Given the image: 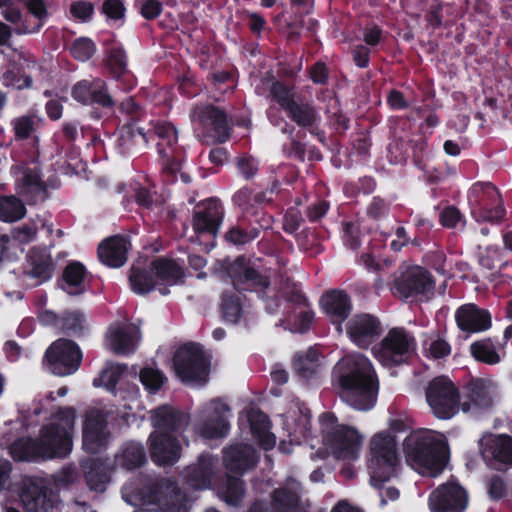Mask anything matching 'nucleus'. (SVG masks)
<instances>
[{"mask_svg":"<svg viewBox=\"0 0 512 512\" xmlns=\"http://www.w3.org/2000/svg\"><path fill=\"white\" fill-rule=\"evenodd\" d=\"M332 384L342 401L359 411L371 410L377 402L379 380L371 361L361 355H347L333 368Z\"/></svg>","mask_w":512,"mask_h":512,"instance_id":"nucleus-1","label":"nucleus"},{"mask_svg":"<svg viewBox=\"0 0 512 512\" xmlns=\"http://www.w3.org/2000/svg\"><path fill=\"white\" fill-rule=\"evenodd\" d=\"M403 450L407 462L430 477L441 474L448 461L446 443L421 432L410 433L404 439Z\"/></svg>","mask_w":512,"mask_h":512,"instance_id":"nucleus-2","label":"nucleus"},{"mask_svg":"<svg viewBox=\"0 0 512 512\" xmlns=\"http://www.w3.org/2000/svg\"><path fill=\"white\" fill-rule=\"evenodd\" d=\"M399 464L397 440L389 432L375 434L370 441V470L371 485L381 490L386 482L396 476Z\"/></svg>","mask_w":512,"mask_h":512,"instance_id":"nucleus-3","label":"nucleus"},{"mask_svg":"<svg viewBox=\"0 0 512 512\" xmlns=\"http://www.w3.org/2000/svg\"><path fill=\"white\" fill-rule=\"evenodd\" d=\"M75 424V409L60 408L53 414V421L40 430L39 440L46 459L65 458L72 450V434Z\"/></svg>","mask_w":512,"mask_h":512,"instance_id":"nucleus-4","label":"nucleus"},{"mask_svg":"<svg viewBox=\"0 0 512 512\" xmlns=\"http://www.w3.org/2000/svg\"><path fill=\"white\" fill-rule=\"evenodd\" d=\"M212 356L196 342L180 345L172 358L175 375L183 383L205 384L209 379Z\"/></svg>","mask_w":512,"mask_h":512,"instance_id":"nucleus-5","label":"nucleus"},{"mask_svg":"<svg viewBox=\"0 0 512 512\" xmlns=\"http://www.w3.org/2000/svg\"><path fill=\"white\" fill-rule=\"evenodd\" d=\"M152 133L158 139L156 148L162 166V181L173 184L184 160V150L178 145L177 129L171 122L157 121Z\"/></svg>","mask_w":512,"mask_h":512,"instance_id":"nucleus-6","label":"nucleus"},{"mask_svg":"<svg viewBox=\"0 0 512 512\" xmlns=\"http://www.w3.org/2000/svg\"><path fill=\"white\" fill-rule=\"evenodd\" d=\"M325 444L337 459L354 460L358 456L362 443L359 432L351 426L337 424L332 412H324L319 417Z\"/></svg>","mask_w":512,"mask_h":512,"instance_id":"nucleus-7","label":"nucleus"},{"mask_svg":"<svg viewBox=\"0 0 512 512\" xmlns=\"http://www.w3.org/2000/svg\"><path fill=\"white\" fill-rule=\"evenodd\" d=\"M471 215L477 222L500 224L505 220L506 209L498 188L491 182H475L468 190Z\"/></svg>","mask_w":512,"mask_h":512,"instance_id":"nucleus-8","label":"nucleus"},{"mask_svg":"<svg viewBox=\"0 0 512 512\" xmlns=\"http://www.w3.org/2000/svg\"><path fill=\"white\" fill-rule=\"evenodd\" d=\"M416 340L402 327H395L372 348L374 357L387 368L408 363L416 353Z\"/></svg>","mask_w":512,"mask_h":512,"instance_id":"nucleus-9","label":"nucleus"},{"mask_svg":"<svg viewBox=\"0 0 512 512\" xmlns=\"http://www.w3.org/2000/svg\"><path fill=\"white\" fill-rule=\"evenodd\" d=\"M425 394L432 414L438 419L449 420L461 410L459 388L447 376L433 378L428 383Z\"/></svg>","mask_w":512,"mask_h":512,"instance_id":"nucleus-10","label":"nucleus"},{"mask_svg":"<svg viewBox=\"0 0 512 512\" xmlns=\"http://www.w3.org/2000/svg\"><path fill=\"white\" fill-rule=\"evenodd\" d=\"M223 268L239 293L256 292L258 297H263L271 284L269 276L256 269L244 255L237 256L233 261H225Z\"/></svg>","mask_w":512,"mask_h":512,"instance_id":"nucleus-11","label":"nucleus"},{"mask_svg":"<svg viewBox=\"0 0 512 512\" xmlns=\"http://www.w3.org/2000/svg\"><path fill=\"white\" fill-rule=\"evenodd\" d=\"M82 359V350L75 341L59 338L46 349L43 362L53 375L66 377L79 370Z\"/></svg>","mask_w":512,"mask_h":512,"instance_id":"nucleus-12","label":"nucleus"},{"mask_svg":"<svg viewBox=\"0 0 512 512\" xmlns=\"http://www.w3.org/2000/svg\"><path fill=\"white\" fill-rule=\"evenodd\" d=\"M140 495L144 504L156 505L163 512H186V494L173 479L162 478L147 485Z\"/></svg>","mask_w":512,"mask_h":512,"instance_id":"nucleus-13","label":"nucleus"},{"mask_svg":"<svg viewBox=\"0 0 512 512\" xmlns=\"http://www.w3.org/2000/svg\"><path fill=\"white\" fill-rule=\"evenodd\" d=\"M435 289L433 275L422 266H410L394 280L393 290L401 299H429Z\"/></svg>","mask_w":512,"mask_h":512,"instance_id":"nucleus-14","label":"nucleus"},{"mask_svg":"<svg viewBox=\"0 0 512 512\" xmlns=\"http://www.w3.org/2000/svg\"><path fill=\"white\" fill-rule=\"evenodd\" d=\"M274 219L264 210H255L251 216L242 215L237 222L229 227L224 240L233 246H245L256 240L261 231L272 228Z\"/></svg>","mask_w":512,"mask_h":512,"instance_id":"nucleus-15","label":"nucleus"},{"mask_svg":"<svg viewBox=\"0 0 512 512\" xmlns=\"http://www.w3.org/2000/svg\"><path fill=\"white\" fill-rule=\"evenodd\" d=\"M19 499L27 512H50L58 500V494L45 479L35 476L23 478Z\"/></svg>","mask_w":512,"mask_h":512,"instance_id":"nucleus-16","label":"nucleus"},{"mask_svg":"<svg viewBox=\"0 0 512 512\" xmlns=\"http://www.w3.org/2000/svg\"><path fill=\"white\" fill-rule=\"evenodd\" d=\"M194 121L198 122L213 143L222 144L231 137L232 126L227 112L214 104L196 105L191 113Z\"/></svg>","mask_w":512,"mask_h":512,"instance_id":"nucleus-17","label":"nucleus"},{"mask_svg":"<svg viewBox=\"0 0 512 512\" xmlns=\"http://www.w3.org/2000/svg\"><path fill=\"white\" fill-rule=\"evenodd\" d=\"M480 452L486 464L498 471L512 467V436L489 434L479 442Z\"/></svg>","mask_w":512,"mask_h":512,"instance_id":"nucleus-18","label":"nucleus"},{"mask_svg":"<svg viewBox=\"0 0 512 512\" xmlns=\"http://www.w3.org/2000/svg\"><path fill=\"white\" fill-rule=\"evenodd\" d=\"M428 505L431 512H464L468 493L459 483L447 481L430 493Z\"/></svg>","mask_w":512,"mask_h":512,"instance_id":"nucleus-19","label":"nucleus"},{"mask_svg":"<svg viewBox=\"0 0 512 512\" xmlns=\"http://www.w3.org/2000/svg\"><path fill=\"white\" fill-rule=\"evenodd\" d=\"M491 382L484 378H471L463 387L461 411L479 415L489 411L494 404Z\"/></svg>","mask_w":512,"mask_h":512,"instance_id":"nucleus-20","label":"nucleus"},{"mask_svg":"<svg viewBox=\"0 0 512 512\" xmlns=\"http://www.w3.org/2000/svg\"><path fill=\"white\" fill-rule=\"evenodd\" d=\"M382 332L383 327L379 318L369 313L355 314L346 323L349 339L361 349H368Z\"/></svg>","mask_w":512,"mask_h":512,"instance_id":"nucleus-21","label":"nucleus"},{"mask_svg":"<svg viewBox=\"0 0 512 512\" xmlns=\"http://www.w3.org/2000/svg\"><path fill=\"white\" fill-rule=\"evenodd\" d=\"M224 218V207L220 200L209 198L193 210L192 228L195 234L216 236Z\"/></svg>","mask_w":512,"mask_h":512,"instance_id":"nucleus-22","label":"nucleus"},{"mask_svg":"<svg viewBox=\"0 0 512 512\" xmlns=\"http://www.w3.org/2000/svg\"><path fill=\"white\" fill-rule=\"evenodd\" d=\"M454 317L458 329L465 334V339L490 330L493 324L491 312L475 303L459 306Z\"/></svg>","mask_w":512,"mask_h":512,"instance_id":"nucleus-23","label":"nucleus"},{"mask_svg":"<svg viewBox=\"0 0 512 512\" xmlns=\"http://www.w3.org/2000/svg\"><path fill=\"white\" fill-rule=\"evenodd\" d=\"M230 407L218 400H212L210 403V411L206 418L195 424V431L202 438L207 440H215L224 438L230 430V423L227 414Z\"/></svg>","mask_w":512,"mask_h":512,"instance_id":"nucleus-24","label":"nucleus"},{"mask_svg":"<svg viewBox=\"0 0 512 512\" xmlns=\"http://www.w3.org/2000/svg\"><path fill=\"white\" fill-rule=\"evenodd\" d=\"M110 433L107 430V420L99 411L87 415L83 424L82 445L90 454H97L105 450L108 445Z\"/></svg>","mask_w":512,"mask_h":512,"instance_id":"nucleus-25","label":"nucleus"},{"mask_svg":"<svg viewBox=\"0 0 512 512\" xmlns=\"http://www.w3.org/2000/svg\"><path fill=\"white\" fill-rule=\"evenodd\" d=\"M320 306L323 313L330 322L342 330V324L349 318L353 310V303L350 295L341 289H330L320 299Z\"/></svg>","mask_w":512,"mask_h":512,"instance_id":"nucleus-26","label":"nucleus"},{"mask_svg":"<svg viewBox=\"0 0 512 512\" xmlns=\"http://www.w3.org/2000/svg\"><path fill=\"white\" fill-rule=\"evenodd\" d=\"M25 261L24 274L28 278L35 279L37 284L46 283L54 276L56 263L46 246L31 247Z\"/></svg>","mask_w":512,"mask_h":512,"instance_id":"nucleus-27","label":"nucleus"},{"mask_svg":"<svg viewBox=\"0 0 512 512\" xmlns=\"http://www.w3.org/2000/svg\"><path fill=\"white\" fill-rule=\"evenodd\" d=\"M223 462L229 472L243 475L257 466L259 455L252 445L237 443L224 448Z\"/></svg>","mask_w":512,"mask_h":512,"instance_id":"nucleus-28","label":"nucleus"},{"mask_svg":"<svg viewBox=\"0 0 512 512\" xmlns=\"http://www.w3.org/2000/svg\"><path fill=\"white\" fill-rule=\"evenodd\" d=\"M152 461L159 466L175 464L181 455L178 438L169 433L153 432L149 436Z\"/></svg>","mask_w":512,"mask_h":512,"instance_id":"nucleus-29","label":"nucleus"},{"mask_svg":"<svg viewBox=\"0 0 512 512\" xmlns=\"http://www.w3.org/2000/svg\"><path fill=\"white\" fill-rule=\"evenodd\" d=\"M151 420L153 426L158 430L157 433L173 434L183 432L189 424L190 417L187 413L164 404L151 412Z\"/></svg>","mask_w":512,"mask_h":512,"instance_id":"nucleus-30","label":"nucleus"},{"mask_svg":"<svg viewBox=\"0 0 512 512\" xmlns=\"http://www.w3.org/2000/svg\"><path fill=\"white\" fill-rule=\"evenodd\" d=\"M131 243L126 236L114 235L105 239L98 246V258L110 268L122 267L128 257Z\"/></svg>","mask_w":512,"mask_h":512,"instance_id":"nucleus-31","label":"nucleus"},{"mask_svg":"<svg viewBox=\"0 0 512 512\" xmlns=\"http://www.w3.org/2000/svg\"><path fill=\"white\" fill-rule=\"evenodd\" d=\"M127 53L121 45L112 46L107 52L106 65L119 87L129 92L136 86L133 74L127 68Z\"/></svg>","mask_w":512,"mask_h":512,"instance_id":"nucleus-32","label":"nucleus"},{"mask_svg":"<svg viewBox=\"0 0 512 512\" xmlns=\"http://www.w3.org/2000/svg\"><path fill=\"white\" fill-rule=\"evenodd\" d=\"M469 352L472 358L482 364H499L506 356V351L500 345L498 337H484L475 340L469 346Z\"/></svg>","mask_w":512,"mask_h":512,"instance_id":"nucleus-33","label":"nucleus"},{"mask_svg":"<svg viewBox=\"0 0 512 512\" xmlns=\"http://www.w3.org/2000/svg\"><path fill=\"white\" fill-rule=\"evenodd\" d=\"M214 475L213 459L208 454L198 457L197 463L188 466L184 471L186 483L193 489L208 488Z\"/></svg>","mask_w":512,"mask_h":512,"instance_id":"nucleus-34","label":"nucleus"},{"mask_svg":"<svg viewBox=\"0 0 512 512\" xmlns=\"http://www.w3.org/2000/svg\"><path fill=\"white\" fill-rule=\"evenodd\" d=\"M28 12L35 18L32 20L25 16L24 23L16 29V35H28L38 33L49 18L47 0H25Z\"/></svg>","mask_w":512,"mask_h":512,"instance_id":"nucleus-35","label":"nucleus"},{"mask_svg":"<svg viewBox=\"0 0 512 512\" xmlns=\"http://www.w3.org/2000/svg\"><path fill=\"white\" fill-rule=\"evenodd\" d=\"M284 112L292 122L301 128L310 127L321 122V116L317 108L312 101L305 98L295 100Z\"/></svg>","mask_w":512,"mask_h":512,"instance_id":"nucleus-36","label":"nucleus"},{"mask_svg":"<svg viewBox=\"0 0 512 512\" xmlns=\"http://www.w3.org/2000/svg\"><path fill=\"white\" fill-rule=\"evenodd\" d=\"M129 283L131 290L139 295L153 291L157 284L151 263L146 265L133 264L129 270Z\"/></svg>","mask_w":512,"mask_h":512,"instance_id":"nucleus-37","label":"nucleus"},{"mask_svg":"<svg viewBox=\"0 0 512 512\" xmlns=\"http://www.w3.org/2000/svg\"><path fill=\"white\" fill-rule=\"evenodd\" d=\"M108 340L111 351L116 355H130L137 348L136 330L131 327L119 326L111 329Z\"/></svg>","mask_w":512,"mask_h":512,"instance_id":"nucleus-38","label":"nucleus"},{"mask_svg":"<svg viewBox=\"0 0 512 512\" xmlns=\"http://www.w3.org/2000/svg\"><path fill=\"white\" fill-rule=\"evenodd\" d=\"M157 284L175 285L184 277L183 267L174 259L157 257L151 261Z\"/></svg>","mask_w":512,"mask_h":512,"instance_id":"nucleus-39","label":"nucleus"},{"mask_svg":"<svg viewBox=\"0 0 512 512\" xmlns=\"http://www.w3.org/2000/svg\"><path fill=\"white\" fill-rule=\"evenodd\" d=\"M88 271L85 265L79 261L69 262L62 271L61 288L70 295H78L84 291V282Z\"/></svg>","mask_w":512,"mask_h":512,"instance_id":"nucleus-40","label":"nucleus"},{"mask_svg":"<svg viewBox=\"0 0 512 512\" xmlns=\"http://www.w3.org/2000/svg\"><path fill=\"white\" fill-rule=\"evenodd\" d=\"M85 481L90 490L103 493L110 481L108 465L101 459H90L83 465Z\"/></svg>","mask_w":512,"mask_h":512,"instance_id":"nucleus-41","label":"nucleus"},{"mask_svg":"<svg viewBox=\"0 0 512 512\" xmlns=\"http://www.w3.org/2000/svg\"><path fill=\"white\" fill-rule=\"evenodd\" d=\"M11 457L15 461H37L46 459L39 438H20L14 441L9 449Z\"/></svg>","mask_w":512,"mask_h":512,"instance_id":"nucleus-42","label":"nucleus"},{"mask_svg":"<svg viewBox=\"0 0 512 512\" xmlns=\"http://www.w3.org/2000/svg\"><path fill=\"white\" fill-rule=\"evenodd\" d=\"M22 184V194L29 204L44 202L48 198L47 187L41 179L39 172L35 169H27L24 172Z\"/></svg>","mask_w":512,"mask_h":512,"instance_id":"nucleus-43","label":"nucleus"},{"mask_svg":"<svg viewBox=\"0 0 512 512\" xmlns=\"http://www.w3.org/2000/svg\"><path fill=\"white\" fill-rule=\"evenodd\" d=\"M242 295L237 291L225 290L221 294L220 311L225 322L236 324L243 313Z\"/></svg>","mask_w":512,"mask_h":512,"instance_id":"nucleus-44","label":"nucleus"},{"mask_svg":"<svg viewBox=\"0 0 512 512\" xmlns=\"http://www.w3.org/2000/svg\"><path fill=\"white\" fill-rule=\"evenodd\" d=\"M146 462V453L144 447L135 442L127 443L123 446L120 454L115 457V464L126 470H134L141 467Z\"/></svg>","mask_w":512,"mask_h":512,"instance_id":"nucleus-45","label":"nucleus"},{"mask_svg":"<svg viewBox=\"0 0 512 512\" xmlns=\"http://www.w3.org/2000/svg\"><path fill=\"white\" fill-rule=\"evenodd\" d=\"M141 137L145 143L148 142L147 134L141 128H136L133 121L125 123L118 130L116 148L121 155L128 154L136 145V138Z\"/></svg>","mask_w":512,"mask_h":512,"instance_id":"nucleus-46","label":"nucleus"},{"mask_svg":"<svg viewBox=\"0 0 512 512\" xmlns=\"http://www.w3.org/2000/svg\"><path fill=\"white\" fill-rule=\"evenodd\" d=\"M37 123L38 117L32 113L14 117L10 121L13 139L16 142H22L31 139L37 131Z\"/></svg>","mask_w":512,"mask_h":512,"instance_id":"nucleus-47","label":"nucleus"},{"mask_svg":"<svg viewBox=\"0 0 512 512\" xmlns=\"http://www.w3.org/2000/svg\"><path fill=\"white\" fill-rule=\"evenodd\" d=\"M319 354L316 349L309 348L303 354H297L293 360V369L296 375L304 380L311 379L319 366Z\"/></svg>","mask_w":512,"mask_h":512,"instance_id":"nucleus-48","label":"nucleus"},{"mask_svg":"<svg viewBox=\"0 0 512 512\" xmlns=\"http://www.w3.org/2000/svg\"><path fill=\"white\" fill-rule=\"evenodd\" d=\"M86 328V318L80 310L62 312L59 329L63 334L79 338L84 335Z\"/></svg>","mask_w":512,"mask_h":512,"instance_id":"nucleus-49","label":"nucleus"},{"mask_svg":"<svg viewBox=\"0 0 512 512\" xmlns=\"http://www.w3.org/2000/svg\"><path fill=\"white\" fill-rule=\"evenodd\" d=\"M277 512H300V495L287 487H279L271 494Z\"/></svg>","mask_w":512,"mask_h":512,"instance_id":"nucleus-50","label":"nucleus"},{"mask_svg":"<svg viewBox=\"0 0 512 512\" xmlns=\"http://www.w3.org/2000/svg\"><path fill=\"white\" fill-rule=\"evenodd\" d=\"M269 96L283 111H286L297 100L295 84L274 80L269 87Z\"/></svg>","mask_w":512,"mask_h":512,"instance_id":"nucleus-51","label":"nucleus"},{"mask_svg":"<svg viewBox=\"0 0 512 512\" xmlns=\"http://www.w3.org/2000/svg\"><path fill=\"white\" fill-rule=\"evenodd\" d=\"M251 431L258 436L265 449L272 448L275 445V436L270 432L271 421L262 411H257L249 417Z\"/></svg>","mask_w":512,"mask_h":512,"instance_id":"nucleus-52","label":"nucleus"},{"mask_svg":"<svg viewBox=\"0 0 512 512\" xmlns=\"http://www.w3.org/2000/svg\"><path fill=\"white\" fill-rule=\"evenodd\" d=\"M26 214L24 203L15 196H0V220L15 222Z\"/></svg>","mask_w":512,"mask_h":512,"instance_id":"nucleus-53","label":"nucleus"},{"mask_svg":"<svg viewBox=\"0 0 512 512\" xmlns=\"http://www.w3.org/2000/svg\"><path fill=\"white\" fill-rule=\"evenodd\" d=\"M127 370L125 364H113L104 368L100 375L93 379L94 387H104L107 391L114 393L119 379Z\"/></svg>","mask_w":512,"mask_h":512,"instance_id":"nucleus-54","label":"nucleus"},{"mask_svg":"<svg viewBox=\"0 0 512 512\" xmlns=\"http://www.w3.org/2000/svg\"><path fill=\"white\" fill-rule=\"evenodd\" d=\"M246 492V484L243 479L236 476H227L222 494L224 500L232 506H238Z\"/></svg>","mask_w":512,"mask_h":512,"instance_id":"nucleus-55","label":"nucleus"},{"mask_svg":"<svg viewBox=\"0 0 512 512\" xmlns=\"http://www.w3.org/2000/svg\"><path fill=\"white\" fill-rule=\"evenodd\" d=\"M96 51L97 46L95 42L86 36L76 38L69 47L71 57L80 62L90 60L95 55Z\"/></svg>","mask_w":512,"mask_h":512,"instance_id":"nucleus-56","label":"nucleus"},{"mask_svg":"<svg viewBox=\"0 0 512 512\" xmlns=\"http://www.w3.org/2000/svg\"><path fill=\"white\" fill-rule=\"evenodd\" d=\"M142 385L150 393H157L167 380L164 373L153 367H143L139 374Z\"/></svg>","mask_w":512,"mask_h":512,"instance_id":"nucleus-57","label":"nucleus"},{"mask_svg":"<svg viewBox=\"0 0 512 512\" xmlns=\"http://www.w3.org/2000/svg\"><path fill=\"white\" fill-rule=\"evenodd\" d=\"M440 224L447 229H464L466 226L465 215L454 205L444 207L439 214Z\"/></svg>","mask_w":512,"mask_h":512,"instance_id":"nucleus-58","label":"nucleus"},{"mask_svg":"<svg viewBox=\"0 0 512 512\" xmlns=\"http://www.w3.org/2000/svg\"><path fill=\"white\" fill-rule=\"evenodd\" d=\"M326 114L329 127L336 133L344 134L350 129V117L341 110L338 101H336V105L327 109Z\"/></svg>","mask_w":512,"mask_h":512,"instance_id":"nucleus-59","label":"nucleus"},{"mask_svg":"<svg viewBox=\"0 0 512 512\" xmlns=\"http://www.w3.org/2000/svg\"><path fill=\"white\" fill-rule=\"evenodd\" d=\"M134 201L139 208L150 210L154 204V196L152 191L144 186L136 185L133 188V193L131 197L125 196L122 203L125 209L129 210L130 203Z\"/></svg>","mask_w":512,"mask_h":512,"instance_id":"nucleus-60","label":"nucleus"},{"mask_svg":"<svg viewBox=\"0 0 512 512\" xmlns=\"http://www.w3.org/2000/svg\"><path fill=\"white\" fill-rule=\"evenodd\" d=\"M342 239L344 245L352 251H357L362 245L360 224L355 221L342 222Z\"/></svg>","mask_w":512,"mask_h":512,"instance_id":"nucleus-61","label":"nucleus"},{"mask_svg":"<svg viewBox=\"0 0 512 512\" xmlns=\"http://www.w3.org/2000/svg\"><path fill=\"white\" fill-rule=\"evenodd\" d=\"M38 234V227L36 223L29 222L20 226L14 227L11 230V242H16L20 245H26L36 240ZM11 250H13V243H11Z\"/></svg>","mask_w":512,"mask_h":512,"instance_id":"nucleus-62","label":"nucleus"},{"mask_svg":"<svg viewBox=\"0 0 512 512\" xmlns=\"http://www.w3.org/2000/svg\"><path fill=\"white\" fill-rule=\"evenodd\" d=\"M115 104L116 102L109 93L106 82L100 78H95L90 105H98L105 109H112Z\"/></svg>","mask_w":512,"mask_h":512,"instance_id":"nucleus-63","label":"nucleus"},{"mask_svg":"<svg viewBox=\"0 0 512 512\" xmlns=\"http://www.w3.org/2000/svg\"><path fill=\"white\" fill-rule=\"evenodd\" d=\"M410 143L414 165L420 170H426V163L430 154L427 140L423 137H419L411 140Z\"/></svg>","mask_w":512,"mask_h":512,"instance_id":"nucleus-64","label":"nucleus"}]
</instances>
